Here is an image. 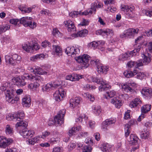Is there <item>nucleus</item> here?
Here are the masks:
<instances>
[{
	"instance_id": "obj_34",
	"label": "nucleus",
	"mask_w": 152,
	"mask_h": 152,
	"mask_svg": "<svg viewBox=\"0 0 152 152\" xmlns=\"http://www.w3.org/2000/svg\"><path fill=\"white\" fill-rule=\"evenodd\" d=\"M5 58V61L7 64L14 65V61H13L12 55H6Z\"/></svg>"
},
{
	"instance_id": "obj_27",
	"label": "nucleus",
	"mask_w": 152,
	"mask_h": 152,
	"mask_svg": "<svg viewBox=\"0 0 152 152\" xmlns=\"http://www.w3.org/2000/svg\"><path fill=\"white\" fill-rule=\"evenodd\" d=\"M140 137L142 139H146L149 137V132L147 129H144L140 134Z\"/></svg>"
},
{
	"instance_id": "obj_6",
	"label": "nucleus",
	"mask_w": 152,
	"mask_h": 152,
	"mask_svg": "<svg viewBox=\"0 0 152 152\" xmlns=\"http://www.w3.org/2000/svg\"><path fill=\"white\" fill-rule=\"evenodd\" d=\"M136 87L135 83H126L122 85V88L126 92L130 94L135 92V88Z\"/></svg>"
},
{
	"instance_id": "obj_33",
	"label": "nucleus",
	"mask_w": 152,
	"mask_h": 152,
	"mask_svg": "<svg viewBox=\"0 0 152 152\" xmlns=\"http://www.w3.org/2000/svg\"><path fill=\"white\" fill-rule=\"evenodd\" d=\"M34 74L39 75H46L48 73L47 72L43 71L40 67H35L34 68Z\"/></svg>"
},
{
	"instance_id": "obj_1",
	"label": "nucleus",
	"mask_w": 152,
	"mask_h": 152,
	"mask_svg": "<svg viewBox=\"0 0 152 152\" xmlns=\"http://www.w3.org/2000/svg\"><path fill=\"white\" fill-rule=\"evenodd\" d=\"M0 89L4 91V94L6 100L8 102L14 104L19 99L17 97H14L15 89L10 87V84L8 83H4L3 86L0 87Z\"/></svg>"
},
{
	"instance_id": "obj_52",
	"label": "nucleus",
	"mask_w": 152,
	"mask_h": 152,
	"mask_svg": "<svg viewBox=\"0 0 152 152\" xmlns=\"http://www.w3.org/2000/svg\"><path fill=\"white\" fill-rule=\"evenodd\" d=\"M88 135V133L87 132H80L78 134L77 137H85Z\"/></svg>"
},
{
	"instance_id": "obj_25",
	"label": "nucleus",
	"mask_w": 152,
	"mask_h": 152,
	"mask_svg": "<svg viewBox=\"0 0 152 152\" xmlns=\"http://www.w3.org/2000/svg\"><path fill=\"white\" fill-rule=\"evenodd\" d=\"M53 50L54 54L58 56L62 55V51L61 48L58 45H53Z\"/></svg>"
},
{
	"instance_id": "obj_59",
	"label": "nucleus",
	"mask_w": 152,
	"mask_h": 152,
	"mask_svg": "<svg viewBox=\"0 0 152 152\" xmlns=\"http://www.w3.org/2000/svg\"><path fill=\"white\" fill-rule=\"evenodd\" d=\"M90 63L91 64L95 65L96 66L98 65H99L100 64L99 60L98 59L91 60L90 61Z\"/></svg>"
},
{
	"instance_id": "obj_16",
	"label": "nucleus",
	"mask_w": 152,
	"mask_h": 152,
	"mask_svg": "<svg viewBox=\"0 0 152 152\" xmlns=\"http://www.w3.org/2000/svg\"><path fill=\"white\" fill-rule=\"evenodd\" d=\"M65 25L68 28V31H75L76 28L73 23L71 21V20H68L64 22Z\"/></svg>"
},
{
	"instance_id": "obj_28",
	"label": "nucleus",
	"mask_w": 152,
	"mask_h": 152,
	"mask_svg": "<svg viewBox=\"0 0 152 152\" xmlns=\"http://www.w3.org/2000/svg\"><path fill=\"white\" fill-rule=\"evenodd\" d=\"M141 104V101L140 100L139 98H136L134 99V100L131 102L129 106L131 108L134 107L138 106V105H140Z\"/></svg>"
},
{
	"instance_id": "obj_53",
	"label": "nucleus",
	"mask_w": 152,
	"mask_h": 152,
	"mask_svg": "<svg viewBox=\"0 0 152 152\" xmlns=\"http://www.w3.org/2000/svg\"><path fill=\"white\" fill-rule=\"evenodd\" d=\"M99 42H98L95 41H93L90 43L89 45L90 47L93 48V49H95L97 48L98 45L99 44Z\"/></svg>"
},
{
	"instance_id": "obj_42",
	"label": "nucleus",
	"mask_w": 152,
	"mask_h": 152,
	"mask_svg": "<svg viewBox=\"0 0 152 152\" xmlns=\"http://www.w3.org/2000/svg\"><path fill=\"white\" fill-rule=\"evenodd\" d=\"M88 33V31L86 29H84L78 32L77 33V37H84L86 36Z\"/></svg>"
},
{
	"instance_id": "obj_62",
	"label": "nucleus",
	"mask_w": 152,
	"mask_h": 152,
	"mask_svg": "<svg viewBox=\"0 0 152 152\" xmlns=\"http://www.w3.org/2000/svg\"><path fill=\"white\" fill-rule=\"evenodd\" d=\"M50 134V133L49 132H48V131H46L42 133V135L41 136H40V138H44L45 137H46L49 134Z\"/></svg>"
},
{
	"instance_id": "obj_9",
	"label": "nucleus",
	"mask_w": 152,
	"mask_h": 152,
	"mask_svg": "<svg viewBox=\"0 0 152 152\" xmlns=\"http://www.w3.org/2000/svg\"><path fill=\"white\" fill-rule=\"evenodd\" d=\"M23 76V78H24V79L29 80L32 81L35 80L42 82L44 80L43 78L39 75L33 76L31 74L26 73L24 74Z\"/></svg>"
},
{
	"instance_id": "obj_26",
	"label": "nucleus",
	"mask_w": 152,
	"mask_h": 152,
	"mask_svg": "<svg viewBox=\"0 0 152 152\" xmlns=\"http://www.w3.org/2000/svg\"><path fill=\"white\" fill-rule=\"evenodd\" d=\"M34 8V7H27L23 5H20L19 7V9L23 13H29Z\"/></svg>"
},
{
	"instance_id": "obj_35",
	"label": "nucleus",
	"mask_w": 152,
	"mask_h": 152,
	"mask_svg": "<svg viewBox=\"0 0 152 152\" xmlns=\"http://www.w3.org/2000/svg\"><path fill=\"white\" fill-rule=\"evenodd\" d=\"M45 55L43 54H37L30 58V60L31 61H36L44 58L45 57Z\"/></svg>"
},
{
	"instance_id": "obj_31",
	"label": "nucleus",
	"mask_w": 152,
	"mask_h": 152,
	"mask_svg": "<svg viewBox=\"0 0 152 152\" xmlns=\"http://www.w3.org/2000/svg\"><path fill=\"white\" fill-rule=\"evenodd\" d=\"M39 86V84L37 82H35L34 83H31L29 84L28 86V88L31 90L34 91L38 88Z\"/></svg>"
},
{
	"instance_id": "obj_39",
	"label": "nucleus",
	"mask_w": 152,
	"mask_h": 152,
	"mask_svg": "<svg viewBox=\"0 0 152 152\" xmlns=\"http://www.w3.org/2000/svg\"><path fill=\"white\" fill-rule=\"evenodd\" d=\"M16 116L15 118H16V121H20L23 119L25 116V114L23 112H18L17 113H15Z\"/></svg>"
},
{
	"instance_id": "obj_57",
	"label": "nucleus",
	"mask_w": 152,
	"mask_h": 152,
	"mask_svg": "<svg viewBox=\"0 0 152 152\" xmlns=\"http://www.w3.org/2000/svg\"><path fill=\"white\" fill-rule=\"evenodd\" d=\"M75 127H73L69 130L68 134L69 137L72 136L73 135V133L75 132Z\"/></svg>"
},
{
	"instance_id": "obj_5",
	"label": "nucleus",
	"mask_w": 152,
	"mask_h": 152,
	"mask_svg": "<svg viewBox=\"0 0 152 152\" xmlns=\"http://www.w3.org/2000/svg\"><path fill=\"white\" fill-rule=\"evenodd\" d=\"M93 82H95L98 84H100L101 86L99 88V90L102 91V90L107 91L111 88L110 86L106 82V81L102 78L93 77L92 80Z\"/></svg>"
},
{
	"instance_id": "obj_60",
	"label": "nucleus",
	"mask_w": 152,
	"mask_h": 152,
	"mask_svg": "<svg viewBox=\"0 0 152 152\" xmlns=\"http://www.w3.org/2000/svg\"><path fill=\"white\" fill-rule=\"evenodd\" d=\"M60 33V32L56 28L53 29V34L56 37L58 36L59 34Z\"/></svg>"
},
{
	"instance_id": "obj_21",
	"label": "nucleus",
	"mask_w": 152,
	"mask_h": 152,
	"mask_svg": "<svg viewBox=\"0 0 152 152\" xmlns=\"http://www.w3.org/2000/svg\"><path fill=\"white\" fill-rule=\"evenodd\" d=\"M97 72L99 73L106 74L108 71V68L107 67L99 64L97 66Z\"/></svg>"
},
{
	"instance_id": "obj_43",
	"label": "nucleus",
	"mask_w": 152,
	"mask_h": 152,
	"mask_svg": "<svg viewBox=\"0 0 152 152\" xmlns=\"http://www.w3.org/2000/svg\"><path fill=\"white\" fill-rule=\"evenodd\" d=\"M93 110L94 112L97 115H99L102 111L100 106L94 105L93 106Z\"/></svg>"
},
{
	"instance_id": "obj_55",
	"label": "nucleus",
	"mask_w": 152,
	"mask_h": 152,
	"mask_svg": "<svg viewBox=\"0 0 152 152\" xmlns=\"http://www.w3.org/2000/svg\"><path fill=\"white\" fill-rule=\"evenodd\" d=\"M91 147L89 146H86L84 148L82 149L83 152H91Z\"/></svg>"
},
{
	"instance_id": "obj_22",
	"label": "nucleus",
	"mask_w": 152,
	"mask_h": 152,
	"mask_svg": "<svg viewBox=\"0 0 152 152\" xmlns=\"http://www.w3.org/2000/svg\"><path fill=\"white\" fill-rule=\"evenodd\" d=\"M132 56L133 51L129 52L120 55L119 56V60L124 61L130 58Z\"/></svg>"
},
{
	"instance_id": "obj_2",
	"label": "nucleus",
	"mask_w": 152,
	"mask_h": 152,
	"mask_svg": "<svg viewBox=\"0 0 152 152\" xmlns=\"http://www.w3.org/2000/svg\"><path fill=\"white\" fill-rule=\"evenodd\" d=\"M90 58V56L87 54L78 56L77 58V62L80 64V65H77L78 69H81L83 67H88L89 66V61Z\"/></svg>"
},
{
	"instance_id": "obj_18",
	"label": "nucleus",
	"mask_w": 152,
	"mask_h": 152,
	"mask_svg": "<svg viewBox=\"0 0 152 152\" xmlns=\"http://www.w3.org/2000/svg\"><path fill=\"white\" fill-rule=\"evenodd\" d=\"M20 22L23 24L24 26H29L32 29L36 26V23L34 22L28 21L26 20H20Z\"/></svg>"
},
{
	"instance_id": "obj_40",
	"label": "nucleus",
	"mask_w": 152,
	"mask_h": 152,
	"mask_svg": "<svg viewBox=\"0 0 152 152\" xmlns=\"http://www.w3.org/2000/svg\"><path fill=\"white\" fill-rule=\"evenodd\" d=\"M151 105L150 104L145 105L141 108L142 113H146L150 111L151 109Z\"/></svg>"
},
{
	"instance_id": "obj_61",
	"label": "nucleus",
	"mask_w": 152,
	"mask_h": 152,
	"mask_svg": "<svg viewBox=\"0 0 152 152\" xmlns=\"http://www.w3.org/2000/svg\"><path fill=\"white\" fill-rule=\"evenodd\" d=\"M62 151V148L57 147L53 149L52 152H61Z\"/></svg>"
},
{
	"instance_id": "obj_64",
	"label": "nucleus",
	"mask_w": 152,
	"mask_h": 152,
	"mask_svg": "<svg viewBox=\"0 0 152 152\" xmlns=\"http://www.w3.org/2000/svg\"><path fill=\"white\" fill-rule=\"evenodd\" d=\"M144 64L142 62V61L141 60H139L135 62V66L137 67L143 66Z\"/></svg>"
},
{
	"instance_id": "obj_3",
	"label": "nucleus",
	"mask_w": 152,
	"mask_h": 152,
	"mask_svg": "<svg viewBox=\"0 0 152 152\" xmlns=\"http://www.w3.org/2000/svg\"><path fill=\"white\" fill-rule=\"evenodd\" d=\"M65 113V110H60L59 112L58 113L54 118V121L51 119L49 120L48 123V125L51 126L54 124L61 125L63 124L64 123V117Z\"/></svg>"
},
{
	"instance_id": "obj_49",
	"label": "nucleus",
	"mask_w": 152,
	"mask_h": 152,
	"mask_svg": "<svg viewBox=\"0 0 152 152\" xmlns=\"http://www.w3.org/2000/svg\"><path fill=\"white\" fill-rule=\"evenodd\" d=\"M83 118L85 120H87L88 118V117L86 116V115L85 114H83V115H80L79 117L77 119V122H79L80 123H82V122L83 121Z\"/></svg>"
},
{
	"instance_id": "obj_48",
	"label": "nucleus",
	"mask_w": 152,
	"mask_h": 152,
	"mask_svg": "<svg viewBox=\"0 0 152 152\" xmlns=\"http://www.w3.org/2000/svg\"><path fill=\"white\" fill-rule=\"evenodd\" d=\"M142 12L143 14H145L147 16L151 17L152 16V9L151 10H142Z\"/></svg>"
},
{
	"instance_id": "obj_46",
	"label": "nucleus",
	"mask_w": 152,
	"mask_h": 152,
	"mask_svg": "<svg viewBox=\"0 0 152 152\" xmlns=\"http://www.w3.org/2000/svg\"><path fill=\"white\" fill-rule=\"evenodd\" d=\"M12 56V58L14 61V65L15 63H18L21 60V57L20 56H18L17 54H13Z\"/></svg>"
},
{
	"instance_id": "obj_58",
	"label": "nucleus",
	"mask_w": 152,
	"mask_h": 152,
	"mask_svg": "<svg viewBox=\"0 0 152 152\" xmlns=\"http://www.w3.org/2000/svg\"><path fill=\"white\" fill-rule=\"evenodd\" d=\"M134 65H135V62L132 61H129L127 64V66L129 68H132Z\"/></svg>"
},
{
	"instance_id": "obj_19",
	"label": "nucleus",
	"mask_w": 152,
	"mask_h": 152,
	"mask_svg": "<svg viewBox=\"0 0 152 152\" xmlns=\"http://www.w3.org/2000/svg\"><path fill=\"white\" fill-rule=\"evenodd\" d=\"M22 104L23 107H30L31 104V99L29 96H24L22 99Z\"/></svg>"
},
{
	"instance_id": "obj_54",
	"label": "nucleus",
	"mask_w": 152,
	"mask_h": 152,
	"mask_svg": "<svg viewBox=\"0 0 152 152\" xmlns=\"http://www.w3.org/2000/svg\"><path fill=\"white\" fill-rule=\"evenodd\" d=\"M137 76L136 77L137 79H141L144 77V74L143 72H138L137 70Z\"/></svg>"
},
{
	"instance_id": "obj_11",
	"label": "nucleus",
	"mask_w": 152,
	"mask_h": 152,
	"mask_svg": "<svg viewBox=\"0 0 152 152\" xmlns=\"http://www.w3.org/2000/svg\"><path fill=\"white\" fill-rule=\"evenodd\" d=\"M66 94V92L65 90L62 89H60L54 94V99L57 102H59L62 100V98Z\"/></svg>"
},
{
	"instance_id": "obj_4",
	"label": "nucleus",
	"mask_w": 152,
	"mask_h": 152,
	"mask_svg": "<svg viewBox=\"0 0 152 152\" xmlns=\"http://www.w3.org/2000/svg\"><path fill=\"white\" fill-rule=\"evenodd\" d=\"M103 7V4L97 1L92 3L91 4V8L90 9L87 10L82 13H80L77 11V15L79 14L80 15H91L94 12L95 13L96 11V9L100 8Z\"/></svg>"
},
{
	"instance_id": "obj_30",
	"label": "nucleus",
	"mask_w": 152,
	"mask_h": 152,
	"mask_svg": "<svg viewBox=\"0 0 152 152\" xmlns=\"http://www.w3.org/2000/svg\"><path fill=\"white\" fill-rule=\"evenodd\" d=\"M137 70H134L133 72L130 71H126L124 72V76L127 78H130L136 75Z\"/></svg>"
},
{
	"instance_id": "obj_14",
	"label": "nucleus",
	"mask_w": 152,
	"mask_h": 152,
	"mask_svg": "<svg viewBox=\"0 0 152 152\" xmlns=\"http://www.w3.org/2000/svg\"><path fill=\"white\" fill-rule=\"evenodd\" d=\"M96 34L97 35H102L103 36H105L110 35H113V32L112 30L109 29H107L104 30L102 29H101L96 31Z\"/></svg>"
},
{
	"instance_id": "obj_7",
	"label": "nucleus",
	"mask_w": 152,
	"mask_h": 152,
	"mask_svg": "<svg viewBox=\"0 0 152 152\" xmlns=\"http://www.w3.org/2000/svg\"><path fill=\"white\" fill-rule=\"evenodd\" d=\"M22 48L26 52H32L33 50H37L39 49L37 44H34L32 42L24 44L23 45Z\"/></svg>"
},
{
	"instance_id": "obj_50",
	"label": "nucleus",
	"mask_w": 152,
	"mask_h": 152,
	"mask_svg": "<svg viewBox=\"0 0 152 152\" xmlns=\"http://www.w3.org/2000/svg\"><path fill=\"white\" fill-rule=\"evenodd\" d=\"M121 10L125 12H132V10L131 8H129L128 7L126 6H124L121 8Z\"/></svg>"
},
{
	"instance_id": "obj_20",
	"label": "nucleus",
	"mask_w": 152,
	"mask_h": 152,
	"mask_svg": "<svg viewBox=\"0 0 152 152\" xmlns=\"http://www.w3.org/2000/svg\"><path fill=\"white\" fill-rule=\"evenodd\" d=\"M15 83L18 86H24L26 83L25 82L24 78H23V76L20 77H17L15 78Z\"/></svg>"
},
{
	"instance_id": "obj_51",
	"label": "nucleus",
	"mask_w": 152,
	"mask_h": 152,
	"mask_svg": "<svg viewBox=\"0 0 152 152\" xmlns=\"http://www.w3.org/2000/svg\"><path fill=\"white\" fill-rule=\"evenodd\" d=\"M70 107L73 108L76 106V100L75 99H71L69 101Z\"/></svg>"
},
{
	"instance_id": "obj_32",
	"label": "nucleus",
	"mask_w": 152,
	"mask_h": 152,
	"mask_svg": "<svg viewBox=\"0 0 152 152\" xmlns=\"http://www.w3.org/2000/svg\"><path fill=\"white\" fill-rule=\"evenodd\" d=\"M111 146L107 143H104L101 147V150L103 152H109Z\"/></svg>"
},
{
	"instance_id": "obj_8",
	"label": "nucleus",
	"mask_w": 152,
	"mask_h": 152,
	"mask_svg": "<svg viewBox=\"0 0 152 152\" xmlns=\"http://www.w3.org/2000/svg\"><path fill=\"white\" fill-rule=\"evenodd\" d=\"M139 31L138 28H129L125 30L123 34L120 35V37L122 38L130 36H134L135 34H137Z\"/></svg>"
},
{
	"instance_id": "obj_38",
	"label": "nucleus",
	"mask_w": 152,
	"mask_h": 152,
	"mask_svg": "<svg viewBox=\"0 0 152 152\" xmlns=\"http://www.w3.org/2000/svg\"><path fill=\"white\" fill-rule=\"evenodd\" d=\"M142 57L143 58V63L145 65H147L151 61V58L150 57H148L146 54H142Z\"/></svg>"
},
{
	"instance_id": "obj_44",
	"label": "nucleus",
	"mask_w": 152,
	"mask_h": 152,
	"mask_svg": "<svg viewBox=\"0 0 152 152\" xmlns=\"http://www.w3.org/2000/svg\"><path fill=\"white\" fill-rule=\"evenodd\" d=\"M16 116V115L15 113H9L6 116V118L8 121H11L12 120L16 121V118H15Z\"/></svg>"
},
{
	"instance_id": "obj_12",
	"label": "nucleus",
	"mask_w": 152,
	"mask_h": 152,
	"mask_svg": "<svg viewBox=\"0 0 152 152\" xmlns=\"http://www.w3.org/2000/svg\"><path fill=\"white\" fill-rule=\"evenodd\" d=\"M13 141V140L11 139L7 138L4 136H0V147L5 148L11 144Z\"/></svg>"
},
{
	"instance_id": "obj_13",
	"label": "nucleus",
	"mask_w": 152,
	"mask_h": 152,
	"mask_svg": "<svg viewBox=\"0 0 152 152\" xmlns=\"http://www.w3.org/2000/svg\"><path fill=\"white\" fill-rule=\"evenodd\" d=\"M20 135L23 136L24 138H28L29 137H31L34 133L32 130H29L26 128L20 131Z\"/></svg>"
},
{
	"instance_id": "obj_63",
	"label": "nucleus",
	"mask_w": 152,
	"mask_h": 152,
	"mask_svg": "<svg viewBox=\"0 0 152 152\" xmlns=\"http://www.w3.org/2000/svg\"><path fill=\"white\" fill-rule=\"evenodd\" d=\"M134 137V135L133 134H131L129 137L127 139V140L130 143H133V138Z\"/></svg>"
},
{
	"instance_id": "obj_56",
	"label": "nucleus",
	"mask_w": 152,
	"mask_h": 152,
	"mask_svg": "<svg viewBox=\"0 0 152 152\" xmlns=\"http://www.w3.org/2000/svg\"><path fill=\"white\" fill-rule=\"evenodd\" d=\"M66 80H70L72 81H75L76 79L72 75L67 76L66 77Z\"/></svg>"
},
{
	"instance_id": "obj_29",
	"label": "nucleus",
	"mask_w": 152,
	"mask_h": 152,
	"mask_svg": "<svg viewBox=\"0 0 152 152\" xmlns=\"http://www.w3.org/2000/svg\"><path fill=\"white\" fill-rule=\"evenodd\" d=\"M40 139V136H37L34 138L29 139L27 141V142L29 144L33 145L35 143L38 142Z\"/></svg>"
},
{
	"instance_id": "obj_10",
	"label": "nucleus",
	"mask_w": 152,
	"mask_h": 152,
	"mask_svg": "<svg viewBox=\"0 0 152 152\" xmlns=\"http://www.w3.org/2000/svg\"><path fill=\"white\" fill-rule=\"evenodd\" d=\"M115 120L111 118L106 119L102 123V129L104 131H107L112 125L114 124Z\"/></svg>"
},
{
	"instance_id": "obj_24",
	"label": "nucleus",
	"mask_w": 152,
	"mask_h": 152,
	"mask_svg": "<svg viewBox=\"0 0 152 152\" xmlns=\"http://www.w3.org/2000/svg\"><path fill=\"white\" fill-rule=\"evenodd\" d=\"M134 122V120H131L129 122V124H127L125 125V135L126 137H127L129 134L130 133L129 129L131 128V126L133 125Z\"/></svg>"
},
{
	"instance_id": "obj_17",
	"label": "nucleus",
	"mask_w": 152,
	"mask_h": 152,
	"mask_svg": "<svg viewBox=\"0 0 152 152\" xmlns=\"http://www.w3.org/2000/svg\"><path fill=\"white\" fill-rule=\"evenodd\" d=\"M111 100V103L114 104L117 108H119L122 105V101L118 97H115Z\"/></svg>"
},
{
	"instance_id": "obj_45",
	"label": "nucleus",
	"mask_w": 152,
	"mask_h": 152,
	"mask_svg": "<svg viewBox=\"0 0 152 152\" xmlns=\"http://www.w3.org/2000/svg\"><path fill=\"white\" fill-rule=\"evenodd\" d=\"M10 28V26L7 25L0 26V34L6 31Z\"/></svg>"
},
{
	"instance_id": "obj_37",
	"label": "nucleus",
	"mask_w": 152,
	"mask_h": 152,
	"mask_svg": "<svg viewBox=\"0 0 152 152\" xmlns=\"http://www.w3.org/2000/svg\"><path fill=\"white\" fill-rule=\"evenodd\" d=\"M5 132L7 134L12 135L14 132L13 128L11 126L7 125L6 127Z\"/></svg>"
},
{
	"instance_id": "obj_47",
	"label": "nucleus",
	"mask_w": 152,
	"mask_h": 152,
	"mask_svg": "<svg viewBox=\"0 0 152 152\" xmlns=\"http://www.w3.org/2000/svg\"><path fill=\"white\" fill-rule=\"evenodd\" d=\"M115 94V92L113 91H107L105 94V97L106 99H108L107 97H106V96H107L109 98H111L113 97Z\"/></svg>"
},
{
	"instance_id": "obj_15",
	"label": "nucleus",
	"mask_w": 152,
	"mask_h": 152,
	"mask_svg": "<svg viewBox=\"0 0 152 152\" xmlns=\"http://www.w3.org/2000/svg\"><path fill=\"white\" fill-rule=\"evenodd\" d=\"M76 49H75L74 47H69L65 49V52L69 56H71L76 60V53H74V52L76 51Z\"/></svg>"
},
{
	"instance_id": "obj_36",
	"label": "nucleus",
	"mask_w": 152,
	"mask_h": 152,
	"mask_svg": "<svg viewBox=\"0 0 152 152\" xmlns=\"http://www.w3.org/2000/svg\"><path fill=\"white\" fill-rule=\"evenodd\" d=\"M55 85L51 83H49L47 84L45 86H43L42 87V89L43 92L48 91L50 90L52 87L54 86Z\"/></svg>"
},
{
	"instance_id": "obj_41",
	"label": "nucleus",
	"mask_w": 152,
	"mask_h": 152,
	"mask_svg": "<svg viewBox=\"0 0 152 152\" xmlns=\"http://www.w3.org/2000/svg\"><path fill=\"white\" fill-rule=\"evenodd\" d=\"M15 125V127L17 128L19 127H23L24 128H26L27 126V123L25 121L22 120L19 121Z\"/></svg>"
},
{
	"instance_id": "obj_23",
	"label": "nucleus",
	"mask_w": 152,
	"mask_h": 152,
	"mask_svg": "<svg viewBox=\"0 0 152 152\" xmlns=\"http://www.w3.org/2000/svg\"><path fill=\"white\" fill-rule=\"evenodd\" d=\"M141 93L145 96L151 97L152 96V89L144 88L142 89Z\"/></svg>"
}]
</instances>
